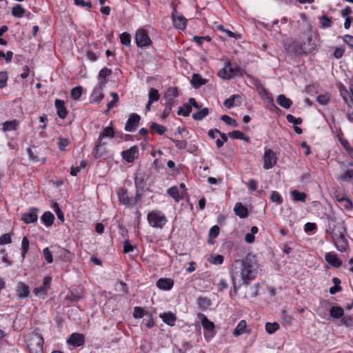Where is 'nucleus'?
<instances>
[{
  "instance_id": "obj_1",
  "label": "nucleus",
  "mask_w": 353,
  "mask_h": 353,
  "mask_svg": "<svg viewBox=\"0 0 353 353\" xmlns=\"http://www.w3.org/2000/svg\"><path fill=\"white\" fill-rule=\"evenodd\" d=\"M258 268L256 257L251 254L232 263L230 273L235 293L239 288L249 285L255 279Z\"/></svg>"
},
{
  "instance_id": "obj_2",
  "label": "nucleus",
  "mask_w": 353,
  "mask_h": 353,
  "mask_svg": "<svg viewBox=\"0 0 353 353\" xmlns=\"http://www.w3.org/2000/svg\"><path fill=\"white\" fill-rule=\"evenodd\" d=\"M27 346L31 353H42L43 346V338L36 330L26 336Z\"/></svg>"
},
{
  "instance_id": "obj_3",
  "label": "nucleus",
  "mask_w": 353,
  "mask_h": 353,
  "mask_svg": "<svg viewBox=\"0 0 353 353\" xmlns=\"http://www.w3.org/2000/svg\"><path fill=\"white\" fill-rule=\"evenodd\" d=\"M114 137V129L110 127H105L103 129L102 132L100 133L99 137L98 138L97 142L93 149V155L95 159H99L103 156V152H99V147L101 145H104L106 144L105 142H103L102 140L104 138H110L112 139Z\"/></svg>"
},
{
  "instance_id": "obj_4",
  "label": "nucleus",
  "mask_w": 353,
  "mask_h": 353,
  "mask_svg": "<svg viewBox=\"0 0 353 353\" xmlns=\"http://www.w3.org/2000/svg\"><path fill=\"white\" fill-rule=\"evenodd\" d=\"M147 219L149 225L155 228H163L168 222L166 216L159 210H153L148 214Z\"/></svg>"
},
{
  "instance_id": "obj_5",
  "label": "nucleus",
  "mask_w": 353,
  "mask_h": 353,
  "mask_svg": "<svg viewBox=\"0 0 353 353\" xmlns=\"http://www.w3.org/2000/svg\"><path fill=\"white\" fill-rule=\"evenodd\" d=\"M135 40L138 47L143 48L151 45L152 41L146 31L143 28H139L135 34Z\"/></svg>"
},
{
  "instance_id": "obj_6",
  "label": "nucleus",
  "mask_w": 353,
  "mask_h": 353,
  "mask_svg": "<svg viewBox=\"0 0 353 353\" xmlns=\"http://www.w3.org/2000/svg\"><path fill=\"white\" fill-rule=\"evenodd\" d=\"M277 161V158L274 152L269 148L265 150L263 155V168L269 170L273 168Z\"/></svg>"
},
{
  "instance_id": "obj_7",
  "label": "nucleus",
  "mask_w": 353,
  "mask_h": 353,
  "mask_svg": "<svg viewBox=\"0 0 353 353\" xmlns=\"http://www.w3.org/2000/svg\"><path fill=\"white\" fill-rule=\"evenodd\" d=\"M326 231L330 234L332 239H334L345 235L346 228L343 222H338L337 224L329 227Z\"/></svg>"
},
{
  "instance_id": "obj_8",
  "label": "nucleus",
  "mask_w": 353,
  "mask_h": 353,
  "mask_svg": "<svg viewBox=\"0 0 353 353\" xmlns=\"http://www.w3.org/2000/svg\"><path fill=\"white\" fill-rule=\"evenodd\" d=\"M107 82V80L99 81L91 94L92 102L99 103L103 99V89Z\"/></svg>"
},
{
  "instance_id": "obj_9",
  "label": "nucleus",
  "mask_w": 353,
  "mask_h": 353,
  "mask_svg": "<svg viewBox=\"0 0 353 353\" xmlns=\"http://www.w3.org/2000/svg\"><path fill=\"white\" fill-rule=\"evenodd\" d=\"M141 120V117L136 114L132 113L130 114L128 119L125 125V130L127 132H134L136 130Z\"/></svg>"
},
{
  "instance_id": "obj_10",
  "label": "nucleus",
  "mask_w": 353,
  "mask_h": 353,
  "mask_svg": "<svg viewBox=\"0 0 353 353\" xmlns=\"http://www.w3.org/2000/svg\"><path fill=\"white\" fill-rule=\"evenodd\" d=\"M172 19L173 22V26L179 30H184L186 27L187 19L182 16L181 14H179L176 8L174 9L172 14Z\"/></svg>"
},
{
  "instance_id": "obj_11",
  "label": "nucleus",
  "mask_w": 353,
  "mask_h": 353,
  "mask_svg": "<svg viewBox=\"0 0 353 353\" xmlns=\"http://www.w3.org/2000/svg\"><path fill=\"white\" fill-rule=\"evenodd\" d=\"M123 159L128 163H132L139 157V148L137 145L121 152Z\"/></svg>"
},
{
  "instance_id": "obj_12",
  "label": "nucleus",
  "mask_w": 353,
  "mask_h": 353,
  "mask_svg": "<svg viewBox=\"0 0 353 353\" xmlns=\"http://www.w3.org/2000/svg\"><path fill=\"white\" fill-rule=\"evenodd\" d=\"M239 70H240V68H234L232 67L230 63H228L224 68L219 72V75L224 79H230L236 75Z\"/></svg>"
},
{
  "instance_id": "obj_13",
  "label": "nucleus",
  "mask_w": 353,
  "mask_h": 353,
  "mask_svg": "<svg viewBox=\"0 0 353 353\" xmlns=\"http://www.w3.org/2000/svg\"><path fill=\"white\" fill-rule=\"evenodd\" d=\"M179 95L178 90L175 87H170L168 89L165 94V105L168 106L175 105V98Z\"/></svg>"
},
{
  "instance_id": "obj_14",
  "label": "nucleus",
  "mask_w": 353,
  "mask_h": 353,
  "mask_svg": "<svg viewBox=\"0 0 353 353\" xmlns=\"http://www.w3.org/2000/svg\"><path fill=\"white\" fill-rule=\"evenodd\" d=\"M37 209L31 208L30 210L22 215L21 219L27 224L34 223L37 221Z\"/></svg>"
},
{
  "instance_id": "obj_15",
  "label": "nucleus",
  "mask_w": 353,
  "mask_h": 353,
  "mask_svg": "<svg viewBox=\"0 0 353 353\" xmlns=\"http://www.w3.org/2000/svg\"><path fill=\"white\" fill-rule=\"evenodd\" d=\"M68 343L74 347H80L83 345L85 340L82 334L73 333L67 340Z\"/></svg>"
},
{
  "instance_id": "obj_16",
  "label": "nucleus",
  "mask_w": 353,
  "mask_h": 353,
  "mask_svg": "<svg viewBox=\"0 0 353 353\" xmlns=\"http://www.w3.org/2000/svg\"><path fill=\"white\" fill-rule=\"evenodd\" d=\"M157 287L163 290H170L173 288L174 280L170 278H161L157 281Z\"/></svg>"
},
{
  "instance_id": "obj_17",
  "label": "nucleus",
  "mask_w": 353,
  "mask_h": 353,
  "mask_svg": "<svg viewBox=\"0 0 353 353\" xmlns=\"http://www.w3.org/2000/svg\"><path fill=\"white\" fill-rule=\"evenodd\" d=\"M332 241H333L334 243L335 244L336 249L339 251H340L341 252L346 251V249H347V247L348 245V242L345 237V234L342 236H339L336 239H332Z\"/></svg>"
},
{
  "instance_id": "obj_18",
  "label": "nucleus",
  "mask_w": 353,
  "mask_h": 353,
  "mask_svg": "<svg viewBox=\"0 0 353 353\" xmlns=\"http://www.w3.org/2000/svg\"><path fill=\"white\" fill-rule=\"evenodd\" d=\"M54 104L58 116L61 119H65L68 115V111L65 105V102L61 99H56Z\"/></svg>"
},
{
  "instance_id": "obj_19",
  "label": "nucleus",
  "mask_w": 353,
  "mask_h": 353,
  "mask_svg": "<svg viewBox=\"0 0 353 353\" xmlns=\"http://www.w3.org/2000/svg\"><path fill=\"white\" fill-rule=\"evenodd\" d=\"M39 150L40 149L37 147H33L32 148H28L27 152L30 159L34 162H38L41 161L43 163L45 161V157H40L39 156Z\"/></svg>"
},
{
  "instance_id": "obj_20",
  "label": "nucleus",
  "mask_w": 353,
  "mask_h": 353,
  "mask_svg": "<svg viewBox=\"0 0 353 353\" xmlns=\"http://www.w3.org/2000/svg\"><path fill=\"white\" fill-rule=\"evenodd\" d=\"M241 103V97L239 94H233L225 99L223 104L227 108L237 106Z\"/></svg>"
},
{
  "instance_id": "obj_21",
  "label": "nucleus",
  "mask_w": 353,
  "mask_h": 353,
  "mask_svg": "<svg viewBox=\"0 0 353 353\" xmlns=\"http://www.w3.org/2000/svg\"><path fill=\"white\" fill-rule=\"evenodd\" d=\"M325 261L335 268L341 266L342 263L338 259L337 255L334 252H327L325 255Z\"/></svg>"
},
{
  "instance_id": "obj_22",
  "label": "nucleus",
  "mask_w": 353,
  "mask_h": 353,
  "mask_svg": "<svg viewBox=\"0 0 353 353\" xmlns=\"http://www.w3.org/2000/svg\"><path fill=\"white\" fill-rule=\"evenodd\" d=\"M17 294L20 298H27L30 294L29 287L25 283H19L17 286Z\"/></svg>"
},
{
  "instance_id": "obj_23",
  "label": "nucleus",
  "mask_w": 353,
  "mask_h": 353,
  "mask_svg": "<svg viewBox=\"0 0 353 353\" xmlns=\"http://www.w3.org/2000/svg\"><path fill=\"white\" fill-rule=\"evenodd\" d=\"M162 321L168 325L173 326L175 324L176 317L174 314L171 312H165L159 315Z\"/></svg>"
},
{
  "instance_id": "obj_24",
  "label": "nucleus",
  "mask_w": 353,
  "mask_h": 353,
  "mask_svg": "<svg viewBox=\"0 0 353 353\" xmlns=\"http://www.w3.org/2000/svg\"><path fill=\"white\" fill-rule=\"evenodd\" d=\"M234 211L235 214L241 219L246 218L248 216V209L240 202L236 203Z\"/></svg>"
},
{
  "instance_id": "obj_25",
  "label": "nucleus",
  "mask_w": 353,
  "mask_h": 353,
  "mask_svg": "<svg viewBox=\"0 0 353 353\" xmlns=\"http://www.w3.org/2000/svg\"><path fill=\"white\" fill-rule=\"evenodd\" d=\"M305 54L311 53L315 50L316 45L313 42L312 37H308L306 41L302 42Z\"/></svg>"
},
{
  "instance_id": "obj_26",
  "label": "nucleus",
  "mask_w": 353,
  "mask_h": 353,
  "mask_svg": "<svg viewBox=\"0 0 353 353\" xmlns=\"http://www.w3.org/2000/svg\"><path fill=\"white\" fill-rule=\"evenodd\" d=\"M19 125V121L17 119H14L12 121H7L3 123L2 130L3 132L16 130L17 129L18 125Z\"/></svg>"
},
{
  "instance_id": "obj_27",
  "label": "nucleus",
  "mask_w": 353,
  "mask_h": 353,
  "mask_svg": "<svg viewBox=\"0 0 353 353\" xmlns=\"http://www.w3.org/2000/svg\"><path fill=\"white\" fill-rule=\"evenodd\" d=\"M206 83V80L204 79L199 74H194L192 77L191 84L193 88H199L201 85Z\"/></svg>"
},
{
  "instance_id": "obj_28",
  "label": "nucleus",
  "mask_w": 353,
  "mask_h": 353,
  "mask_svg": "<svg viewBox=\"0 0 353 353\" xmlns=\"http://www.w3.org/2000/svg\"><path fill=\"white\" fill-rule=\"evenodd\" d=\"M117 194L121 203L128 205L130 203L131 199L127 194V190L124 188H119L117 191Z\"/></svg>"
},
{
  "instance_id": "obj_29",
  "label": "nucleus",
  "mask_w": 353,
  "mask_h": 353,
  "mask_svg": "<svg viewBox=\"0 0 353 353\" xmlns=\"http://www.w3.org/2000/svg\"><path fill=\"white\" fill-rule=\"evenodd\" d=\"M276 102L280 106L285 109H289L292 104V100L287 98L284 94H279L277 97Z\"/></svg>"
},
{
  "instance_id": "obj_30",
  "label": "nucleus",
  "mask_w": 353,
  "mask_h": 353,
  "mask_svg": "<svg viewBox=\"0 0 353 353\" xmlns=\"http://www.w3.org/2000/svg\"><path fill=\"white\" fill-rule=\"evenodd\" d=\"M54 221V216L49 211L44 212L41 216V221L46 227L51 226L53 224Z\"/></svg>"
},
{
  "instance_id": "obj_31",
  "label": "nucleus",
  "mask_w": 353,
  "mask_h": 353,
  "mask_svg": "<svg viewBox=\"0 0 353 353\" xmlns=\"http://www.w3.org/2000/svg\"><path fill=\"white\" fill-rule=\"evenodd\" d=\"M344 314V310L340 306H332L330 309V315L333 319H340Z\"/></svg>"
},
{
  "instance_id": "obj_32",
  "label": "nucleus",
  "mask_w": 353,
  "mask_h": 353,
  "mask_svg": "<svg viewBox=\"0 0 353 353\" xmlns=\"http://www.w3.org/2000/svg\"><path fill=\"white\" fill-rule=\"evenodd\" d=\"M290 48L292 51L296 55L305 54L302 41H294L291 44Z\"/></svg>"
},
{
  "instance_id": "obj_33",
  "label": "nucleus",
  "mask_w": 353,
  "mask_h": 353,
  "mask_svg": "<svg viewBox=\"0 0 353 353\" xmlns=\"http://www.w3.org/2000/svg\"><path fill=\"white\" fill-rule=\"evenodd\" d=\"M12 15L17 18H21L25 12L26 10L22 7L21 4H16L12 8Z\"/></svg>"
},
{
  "instance_id": "obj_34",
  "label": "nucleus",
  "mask_w": 353,
  "mask_h": 353,
  "mask_svg": "<svg viewBox=\"0 0 353 353\" xmlns=\"http://www.w3.org/2000/svg\"><path fill=\"white\" fill-rule=\"evenodd\" d=\"M247 327V323L245 320H241L236 327V328L233 331V335L235 336H238L245 332V328Z\"/></svg>"
},
{
  "instance_id": "obj_35",
  "label": "nucleus",
  "mask_w": 353,
  "mask_h": 353,
  "mask_svg": "<svg viewBox=\"0 0 353 353\" xmlns=\"http://www.w3.org/2000/svg\"><path fill=\"white\" fill-rule=\"evenodd\" d=\"M134 183L137 190H141V192L144 190L145 182L144 181V177L141 174H139L134 177Z\"/></svg>"
},
{
  "instance_id": "obj_36",
  "label": "nucleus",
  "mask_w": 353,
  "mask_h": 353,
  "mask_svg": "<svg viewBox=\"0 0 353 353\" xmlns=\"http://www.w3.org/2000/svg\"><path fill=\"white\" fill-rule=\"evenodd\" d=\"M291 196L294 201H302L305 202L306 199V194L304 192H301L299 190H293L291 192Z\"/></svg>"
},
{
  "instance_id": "obj_37",
  "label": "nucleus",
  "mask_w": 353,
  "mask_h": 353,
  "mask_svg": "<svg viewBox=\"0 0 353 353\" xmlns=\"http://www.w3.org/2000/svg\"><path fill=\"white\" fill-rule=\"evenodd\" d=\"M168 194L172 196L176 202H179L182 199V197L179 195V190L176 186H172L167 190Z\"/></svg>"
},
{
  "instance_id": "obj_38",
  "label": "nucleus",
  "mask_w": 353,
  "mask_h": 353,
  "mask_svg": "<svg viewBox=\"0 0 353 353\" xmlns=\"http://www.w3.org/2000/svg\"><path fill=\"white\" fill-rule=\"evenodd\" d=\"M209 114L208 108H204L201 110L198 111L192 114V118L196 121H201Z\"/></svg>"
},
{
  "instance_id": "obj_39",
  "label": "nucleus",
  "mask_w": 353,
  "mask_h": 353,
  "mask_svg": "<svg viewBox=\"0 0 353 353\" xmlns=\"http://www.w3.org/2000/svg\"><path fill=\"white\" fill-rule=\"evenodd\" d=\"M150 130L156 132L159 135H162L166 132L167 128L165 126L157 123H152L150 125Z\"/></svg>"
},
{
  "instance_id": "obj_40",
  "label": "nucleus",
  "mask_w": 353,
  "mask_h": 353,
  "mask_svg": "<svg viewBox=\"0 0 353 353\" xmlns=\"http://www.w3.org/2000/svg\"><path fill=\"white\" fill-rule=\"evenodd\" d=\"M201 324L203 327L208 331H212L214 328V323L208 320V319L205 315H202Z\"/></svg>"
},
{
  "instance_id": "obj_41",
  "label": "nucleus",
  "mask_w": 353,
  "mask_h": 353,
  "mask_svg": "<svg viewBox=\"0 0 353 353\" xmlns=\"http://www.w3.org/2000/svg\"><path fill=\"white\" fill-rule=\"evenodd\" d=\"M279 327H280L279 324L276 322H274V323L268 322L265 323V330L270 334L274 333L276 331H277L279 329Z\"/></svg>"
},
{
  "instance_id": "obj_42",
  "label": "nucleus",
  "mask_w": 353,
  "mask_h": 353,
  "mask_svg": "<svg viewBox=\"0 0 353 353\" xmlns=\"http://www.w3.org/2000/svg\"><path fill=\"white\" fill-rule=\"evenodd\" d=\"M228 136L234 139H240L248 141L249 138L245 137L244 134L239 130H234L228 133Z\"/></svg>"
},
{
  "instance_id": "obj_43",
  "label": "nucleus",
  "mask_w": 353,
  "mask_h": 353,
  "mask_svg": "<svg viewBox=\"0 0 353 353\" xmlns=\"http://www.w3.org/2000/svg\"><path fill=\"white\" fill-rule=\"evenodd\" d=\"M219 234V228L217 225H214L212 227L209 231V239L208 243L210 244H213L214 242L212 241V239L216 238L218 236Z\"/></svg>"
},
{
  "instance_id": "obj_44",
  "label": "nucleus",
  "mask_w": 353,
  "mask_h": 353,
  "mask_svg": "<svg viewBox=\"0 0 353 353\" xmlns=\"http://www.w3.org/2000/svg\"><path fill=\"white\" fill-rule=\"evenodd\" d=\"M192 112V107L188 104H184L183 106L179 107L177 114L183 117H188Z\"/></svg>"
},
{
  "instance_id": "obj_45",
  "label": "nucleus",
  "mask_w": 353,
  "mask_h": 353,
  "mask_svg": "<svg viewBox=\"0 0 353 353\" xmlns=\"http://www.w3.org/2000/svg\"><path fill=\"white\" fill-rule=\"evenodd\" d=\"M159 91L155 88H150L148 94V101L150 103H154L159 99Z\"/></svg>"
},
{
  "instance_id": "obj_46",
  "label": "nucleus",
  "mask_w": 353,
  "mask_h": 353,
  "mask_svg": "<svg viewBox=\"0 0 353 353\" xmlns=\"http://www.w3.org/2000/svg\"><path fill=\"white\" fill-rule=\"evenodd\" d=\"M29 250V240L27 236H24L21 241V256L24 258Z\"/></svg>"
},
{
  "instance_id": "obj_47",
  "label": "nucleus",
  "mask_w": 353,
  "mask_h": 353,
  "mask_svg": "<svg viewBox=\"0 0 353 353\" xmlns=\"http://www.w3.org/2000/svg\"><path fill=\"white\" fill-rule=\"evenodd\" d=\"M221 119L223 122H225L226 124L230 125L234 128L238 127V123L236 122V121L235 119L231 118L228 115H226V114L222 115L221 117Z\"/></svg>"
},
{
  "instance_id": "obj_48",
  "label": "nucleus",
  "mask_w": 353,
  "mask_h": 353,
  "mask_svg": "<svg viewBox=\"0 0 353 353\" xmlns=\"http://www.w3.org/2000/svg\"><path fill=\"white\" fill-rule=\"evenodd\" d=\"M321 26L323 28H327L331 26L332 25V20L331 18H329L326 15H323L319 17Z\"/></svg>"
},
{
  "instance_id": "obj_49",
  "label": "nucleus",
  "mask_w": 353,
  "mask_h": 353,
  "mask_svg": "<svg viewBox=\"0 0 353 353\" xmlns=\"http://www.w3.org/2000/svg\"><path fill=\"white\" fill-rule=\"evenodd\" d=\"M82 94V87L77 86L72 89L71 90V98L74 100H77L80 98Z\"/></svg>"
},
{
  "instance_id": "obj_50",
  "label": "nucleus",
  "mask_w": 353,
  "mask_h": 353,
  "mask_svg": "<svg viewBox=\"0 0 353 353\" xmlns=\"http://www.w3.org/2000/svg\"><path fill=\"white\" fill-rule=\"evenodd\" d=\"M112 74V70L108 68L101 69L99 74V81L106 80L105 78Z\"/></svg>"
},
{
  "instance_id": "obj_51",
  "label": "nucleus",
  "mask_w": 353,
  "mask_h": 353,
  "mask_svg": "<svg viewBox=\"0 0 353 353\" xmlns=\"http://www.w3.org/2000/svg\"><path fill=\"white\" fill-rule=\"evenodd\" d=\"M119 37H120L121 43L123 45L126 46H128L130 45L131 36L129 33L123 32L122 34H120Z\"/></svg>"
},
{
  "instance_id": "obj_52",
  "label": "nucleus",
  "mask_w": 353,
  "mask_h": 353,
  "mask_svg": "<svg viewBox=\"0 0 353 353\" xmlns=\"http://www.w3.org/2000/svg\"><path fill=\"white\" fill-rule=\"evenodd\" d=\"M52 208L54 211V212L56 213L57 216V218L61 221V222H63L65 219H64V214L63 212L61 211V210L60 209L59 206V204L57 203H53V205H52Z\"/></svg>"
},
{
  "instance_id": "obj_53",
  "label": "nucleus",
  "mask_w": 353,
  "mask_h": 353,
  "mask_svg": "<svg viewBox=\"0 0 353 353\" xmlns=\"http://www.w3.org/2000/svg\"><path fill=\"white\" fill-rule=\"evenodd\" d=\"M330 99V96L328 93L319 95L316 98L318 103L323 105H327L329 103Z\"/></svg>"
},
{
  "instance_id": "obj_54",
  "label": "nucleus",
  "mask_w": 353,
  "mask_h": 353,
  "mask_svg": "<svg viewBox=\"0 0 353 353\" xmlns=\"http://www.w3.org/2000/svg\"><path fill=\"white\" fill-rule=\"evenodd\" d=\"M270 199L272 202L276 203L278 205H280L283 203V199L279 194V192L276 191H273L270 195Z\"/></svg>"
},
{
  "instance_id": "obj_55",
  "label": "nucleus",
  "mask_w": 353,
  "mask_h": 353,
  "mask_svg": "<svg viewBox=\"0 0 353 353\" xmlns=\"http://www.w3.org/2000/svg\"><path fill=\"white\" fill-rule=\"evenodd\" d=\"M8 77L6 71L0 72V88H3L7 85Z\"/></svg>"
},
{
  "instance_id": "obj_56",
  "label": "nucleus",
  "mask_w": 353,
  "mask_h": 353,
  "mask_svg": "<svg viewBox=\"0 0 353 353\" xmlns=\"http://www.w3.org/2000/svg\"><path fill=\"white\" fill-rule=\"evenodd\" d=\"M210 263L215 265H221L223 262V256L220 254H216L214 256H212L209 260Z\"/></svg>"
},
{
  "instance_id": "obj_57",
  "label": "nucleus",
  "mask_w": 353,
  "mask_h": 353,
  "mask_svg": "<svg viewBox=\"0 0 353 353\" xmlns=\"http://www.w3.org/2000/svg\"><path fill=\"white\" fill-rule=\"evenodd\" d=\"M170 140L175 143V146L180 150L185 149L188 146V142L185 140H175L170 139Z\"/></svg>"
},
{
  "instance_id": "obj_58",
  "label": "nucleus",
  "mask_w": 353,
  "mask_h": 353,
  "mask_svg": "<svg viewBox=\"0 0 353 353\" xmlns=\"http://www.w3.org/2000/svg\"><path fill=\"white\" fill-rule=\"evenodd\" d=\"M116 289L119 292H121L123 294H127L128 291L127 285L122 281H120L116 284Z\"/></svg>"
},
{
  "instance_id": "obj_59",
  "label": "nucleus",
  "mask_w": 353,
  "mask_h": 353,
  "mask_svg": "<svg viewBox=\"0 0 353 353\" xmlns=\"http://www.w3.org/2000/svg\"><path fill=\"white\" fill-rule=\"evenodd\" d=\"M45 260L48 263H51L53 261L52 254L48 248H46L43 250Z\"/></svg>"
},
{
  "instance_id": "obj_60",
  "label": "nucleus",
  "mask_w": 353,
  "mask_h": 353,
  "mask_svg": "<svg viewBox=\"0 0 353 353\" xmlns=\"http://www.w3.org/2000/svg\"><path fill=\"white\" fill-rule=\"evenodd\" d=\"M286 119L289 123H294V125H299L302 123L301 118H300V117L296 118L290 114H288L286 116Z\"/></svg>"
},
{
  "instance_id": "obj_61",
  "label": "nucleus",
  "mask_w": 353,
  "mask_h": 353,
  "mask_svg": "<svg viewBox=\"0 0 353 353\" xmlns=\"http://www.w3.org/2000/svg\"><path fill=\"white\" fill-rule=\"evenodd\" d=\"M341 322L343 325L346 327H352L353 326V319L350 316H346L341 317Z\"/></svg>"
},
{
  "instance_id": "obj_62",
  "label": "nucleus",
  "mask_w": 353,
  "mask_h": 353,
  "mask_svg": "<svg viewBox=\"0 0 353 353\" xmlns=\"http://www.w3.org/2000/svg\"><path fill=\"white\" fill-rule=\"evenodd\" d=\"M34 293L35 296L42 298H44L45 296L47 294V292L41 286L34 288Z\"/></svg>"
},
{
  "instance_id": "obj_63",
  "label": "nucleus",
  "mask_w": 353,
  "mask_h": 353,
  "mask_svg": "<svg viewBox=\"0 0 353 353\" xmlns=\"http://www.w3.org/2000/svg\"><path fill=\"white\" fill-rule=\"evenodd\" d=\"M341 179L343 181L353 180V169L347 170Z\"/></svg>"
},
{
  "instance_id": "obj_64",
  "label": "nucleus",
  "mask_w": 353,
  "mask_h": 353,
  "mask_svg": "<svg viewBox=\"0 0 353 353\" xmlns=\"http://www.w3.org/2000/svg\"><path fill=\"white\" fill-rule=\"evenodd\" d=\"M247 187L250 190L255 191L258 188V182L255 179H251L248 181Z\"/></svg>"
}]
</instances>
